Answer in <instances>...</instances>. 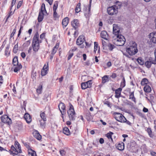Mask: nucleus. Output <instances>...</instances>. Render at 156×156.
I'll return each mask as SVG.
<instances>
[{
    "label": "nucleus",
    "mask_w": 156,
    "mask_h": 156,
    "mask_svg": "<svg viewBox=\"0 0 156 156\" xmlns=\"http://www.w3.org/2000/svg\"><path fill=\"white\" fill-rule=\"evenodd\" d=\"M21 56L23 58H24L26 56V55L24 52H22L21 54Z\"/></svg>",
    "instance_id": "nucleus-57"
},
{
    "label": "nucleus",
    "mask_w": 156,
    "mask_h": 156,
    "mask_svg": "<svg viewBox=\"0 0 156 156\" xmlns=\"http://www.w3.org/2000/svg\"><path fill=\"white\" fill-rule=\"evenodd\" d=\"M126 51L130 55H133L136 54L138 51L136 43L133 41L131 42L129 46L126 48Z\"/></svg>",
    "instance_id": "nucleus-2"
},
{
    "label": "nucleus",
    "mask_w": 156,
    "mask_h": 156,
    "mask_svg": "<svg viewBox=\"0 0 156 156\" xmlns=\"http://www.w3.org/2000/svg\"><path fill=\"white\" fill-rule=\"evenodd\" d=\"M148 37L150 41L156 44V32L150 33L148 35Z\"/></svg>",
    "instance_id": "nucleus-11"
},
{
    "label": "nucleus",
    "mask_w": 156,
    "mask_h": 156,
    "mask_svg": "<svg viewBox=\"0 0 156 156\" xmlns=\"http://www.w3.org/2000/svg\"><path fill=\"white\" fill-rule=\"evenodd\" d=\"M22 3H23V1H20L19 2L18 4V5H17V9H19V8L20 7L21 5L22 4Z\"/></svg>",
    "instance_id": "nucleus-50"
},
{
    "label": "nucleus",
    "mask_w": 156,
    "mask_h": 156,
    "mask_svg": "<svg viewBox=\"0 0 156 156\" xmlns=\"http://www.w3.org/2000/svg\"><path fill=\"white\" fill-rule=\"evenodd\" d=\"M113 134V133L112 132H110L106 134V136L108 138V139H110L112 141H113L112 139V135Z\"/></svg>",
    "instance_id": "nucleus-31"
},
{
    "label": "nucleus",
    "mask_w": 156,
    "mask_h": 156,
    "mask_svg": "<svg viewBox=\"0 0 156 156\" xmlns=\"http://www.w3.org/2000/svg\"><path fill=\"white\" fill-rule=\"evenodd\" d=\"M34 137L38 140H40L41 138V136L37 130H35L33 132Z\"/></svg>",
    "instance_id": "nucleus-17"
},
{
    "label": "nucleus",
    "mask_w": 156,
    "mask_h": 156,
    "mask_svg": "<svg viewBox=\"0 0 156 156\" xmlns=\"http://www.w3.org/2000/svg\"><path fill=\"white\" fill-rule=\"evenodd\" d=\"M58 1H56L54 2V5H53V11H54L55 12V11H56V9H57V8H58Z\"/></svg>",
    "instance_id": "nucleus-36"
},
{
    "label": "nucleus",
    "mask_w": 156,
    "mask_h": 156,
    "mask_svg": "<svg viewBox=\"0 0 156 156\" xmlns=\"http://www.w3.org/2000/svg\"><path fill=\"white\" fill-rule=\"evenodd\" d=\"M53 16L55 18H57L58 17V16L57 14L56 11H55V12L54 11H53Z\"/></svg>",
    "instance_id": "nucleus-49"
},
{
    "label": "nucleus",
    "mask_w": 156,
    "mask_h": 156,
    "mask_svg": "<svg viewBox=\"0 0 156 156\" xmlns=\"http://www.w3.org/2000/svg\"><path fill=\"white\" fill-rule=\"evenodd\" d=\"M45 36V34L44 33H42L41 34L40 36V38L41 39H43Z\"/></svg>",
    "instance_id": "nucleus-55"
},
{
    "label": "nucleus",
    "mask_w": 156,
    "mask_h": 156,
    "mask_svg": "<svg viewBox=\"0 0 156 156\" xmlns=\"http://www.w3.org/2000/svg\"><path fill=\"white\" fill-rule=\"evenodd\" d=\"M71 25L76 30L78 27V20H74L71 22Z\"/></svg>",
    "instance_id": "nucleus-16"
},
{
    "label": "nucleus",
    "mask_w": 156,
    "mask_h": 156,
    "mask_svg": "<svg viewBox=\"0 0 156 156\" xmlns=\"http://www.w3.org/2000/svg\"><path fill=\"white\" fill-rule=\"evenodd\" d=\"M98 43L97 42H94V52L95 53L96 52V51L98 50Z\"/></svg>",
    "instance_id": "nucleus-40"
},
{
    "label": "nucleus",
    "mask_w": 156,
    "mask_h": 156,
    "mask_svg": "<svg viewBox=\"0 0 156 156\" xmlns=\"http://www.w3.org/2000/svg\"><path fill=\"white\" fill-rule=\"evenodd\" d=\"M85 41V37L84 35H81L79 37V45L83 44Z\"/></svg>",
    "instance_id": "nucleus-19"
},
{
    "label": "nucleus",
    "mask_w": 156,
    "mask_h": 156,
    "mask_svg": "<svg viewBox=\"0 0 156 156\" xmlns=\"http://www.w3.org/2000/svg\"><path fill=\"white\" fill-rule=\"evenodd\" d=\"M24 117L27 123H30L31 121V117L28 113H25L24 115Z\"/></svg>",
    "instance_id": "nucleus-15"
},
{
    "label": "nucleus",
    "mask_w": 156,
    "mask_h": 156,
    "mask_svg": "<svg viewBox=\"0 0 156 156\" xmlns=\"http://www.w3.org/2000/svg\"><path fill=\"white\" fill-rule=\"evenodd\" d=\"M9 47L8 46H7L5 48V55H8L10 54L9 52Z\"/></svg>",
    "instance_id": "nucleus-46"
},
{
    "label": "nucleus",
    "mask_w": 156,
    "mask_h": 156,
    "mask_svg": "<svg viewBox=\"0 0 156 156\" xmlns=\"http://www.w3.org/2000/svg\"><path fill=\"white\" fill-rule=\"evenodd\" d=\"M30 43V41L29 40L27 41L23 44V46L24 47H28Z\"/></svg>",
    "instance_id": "nucleus-43"
},
{
    "label": "nucleus",
    "mask_w": 156,
    "mask_h": 156,
    "mask_svg": "<svg viewBox=\"0 0 156 156\" xmlns=\"http://www.w3.org/2000/svg\"><path fill=\"white\" fill-rule=\"evenodd\" d=\"M102 82L103 83H104L108 81V76L105 75L102 77Z\"/></svg>",
    "instance_id": "nucleus-30"
},
{
    "label": "nucleus",
    "mask_w": 156,
    "mask_h": 156,
    "mask_svg": "<svg viewBox=\"0 0 156 156\" xmlns=\"http://www.w3.org/2000/svg\"><path fill=\"white\" fill-rule=\"evenodd\" d=\"M15 67L14 71L15 72H17L18 71H19L22 67V66L20 64L17 65Z\"/></svg>",
    "instance_id": "nucleus-29"
},
{
    "label": "nucleus",
    "mask_w": 156,
    "mask_h": 156,
    "mask_svg": "<svg viewBox=\"0 0 156 156\" xmlns=\"http://www.w3.org/2000/svg\"><path fill=\"white\" fill-rule=\"evenodd\" d=\"M42 86L41 85L39 86L37 90V93L38 94H40L42 90Z\"/></svg>",
    "instance_id": "nucleus-45"
},
{
    "label": "nucleus",
    "mask_w": 156,
    "mask_h": 156,
    "mask_svg": "<svg viewBox=\"0 0 156 156\" xmlns=\"http://www.w3.org/2000/svg\"><path fill=\"white\" fill-rule=\"evenodd\" d=\"M18 49V45L17 44H16L13 48V52L14 53H16Z\"/></svg>",
    "instance_id": "nucleus-47"
},
{
    "label": "nucleus",
    "mask_w": 156,
    "mask_h": 156,
    "mask_svg": "<svg viewBox=\"0 0 156 156\" xmlns=\"http://www.w3.org/2000/svg\"><path fill=\"white\" fill-rule=\"evenodd\" d=\"M69 22V19L66 17L64 18L62 22V24L63 27H66Z\"/></svg>",
    "instance_id": "nucleus-18"
},
{
    "label": "nucleus",
    "mask_w": 156,
    "mask_h": 156,
    "mask_svg": "<svg viewBox=\"0 0 156 156\" xmlns=\"http://www.w3.org/2000/svg\"><path fill=\"white\" fill-rule=\"evenodd\" d=\"M155 64L156 61L154 59L150 57L148 60L146 61L145 63V65L147 68H150L152 64Z\"/></svg>",
    "instance_id": "nucleus-10"
},
{
    "label": "nucleus",
    "mask_w": 156,
    "mask_h": 156,
    "mask_svg": "<svg viewBox=\"0 0 156 156\" xmlns=\"http://www.w3.org/2000/svg\"><path fill=\"white\" fill-rule=\"evenodd\" d=\"M90 62L89 61H87V62H85V63H84V65L85 66H89L90 65Z\"/></svg>",
    "instance_id": "nucleus-59"
},
{
    "label": "nucleus",
    "mask_w": 156,
    "mask_h": 156,
    "mask_svg": "<svg viewBox=\"0 0 156 156\" xmlns=\"http://www.w3.org/2000/svg\"><path fill=\"white\" fill-rule=\"evenodd\" d=\"M50 5L52 4L53 2V0H45Z\"/></svg>",
    "instance_id": "nucleus-53"
},
{
    "label": "nucleus",
    "mask_w": 156,
    "mask_h": 156,
    "mask_svg": "<svg viewBox=\"0 0 156 156\" xmlns=\"http://www.w3.org/2000/svg\"><path fill=\"white\" fill-rule=\"evenodd\" d=\"M137 61L139 64L141 65H143L144 63V60L140 57L139 58L137 59Z\"/></svg>",
    "instance_id": "nucleus-35"
},
{
    "label": "nucleus",
    "mask_w": 156,
    "mask_h": 156,
    "mask_svg": "<svg viewBox=\"0 0 156 156\" xmlns=\"http://www.w3.org/2000/svg\"><path fill=\"white\" fill-rule=\"evenodd\" d=\"M118 149L120 151H122L124 149V145H122L120 144H118Z\"/></svg>",
    "instance_id": "nucleus-41"
},
{
    "label": "nucleus",
    "mask_w": 156,
    "mask_h": 156,
    "mask_svg": "<svg viewBox=\"0 0 156 156\" xmlns=\"http://www.w3.org/2000/svg\"><path fill=\"white\" fill-rule=\"evenodd\" d=\"M63 133L66 135H69L70 134V132L69 129L66 127H64L63 130Z\"/></svg>",
    "instance_id": "nucleus-27"
},
{
    "label": "nucleus",
    "mask_w": 156,
    "mask_h": 156,
    "mask_svg": "<svg viewBox=\"0 0 156 156\" xmlns=\"http://www.w3.org/2000/svg\"><path fill=\"white\" fill-rule=\"evenodd\" d=\"M129 99H131L132 101H133L134 102L136 103V99L134 97V92H130Z\"/></svg>",
    "instance_id": "nucleus-28"
},
{
    "label": "nucleus",
    "mask_w": 156,
    "mask_h": 156,
    "mask_svg": "<svg viewBox=\"0 0 156 156\" xmlns=\"http://www.w3.org/2000/svg\"><path fill=\"white\" fill-rule=\"evenodd\" d=\"M112 40L113 43L115 45L118 46H122L124 45L126 39L124 36L122 35H118L114 37Z\"/></svg>",
    "instance_id": "nucleus-3"
},
{
    "label": "nucleus",
    "mask_w": 156,
    "mask_h": 156,
    "mask_svg": "<svg viewBox=\"0 0 156 156\" xmlns=\"http://www.w3.org/2000/svg\"><path fill=\"white\" fill-rule=\"evenodd\" d=\"M99 142H100V143L101 144H102L104 143V140L102 138H100V140H99Z\"/></svg>",
    "instance_id": "nucleus-60"
},
{
    "label": "nucleus",
    "mask_w": 156,
    "mask_h": 156,
    "mask_svg": "<svg viewBox=\"0 0 156 156\" xmlns=\"http://www.w3.org/2000/svg\"><path fill=\"white\" fill-rule=\"evenodd\" d=\"M60 153L61 155L63 156V155L65 154V151L63 150H60Z\"/></svg>",
    "instance_id": "nucleus-62"
},
{
    "label": "nucleus",
    "mask_w": 156,
    "mask_h": 156,
    "mask_svg": "<svg viewBox=\"0 0 156 156\" xmlns=\"http://www.w3.org/2000/svg\"><path fill=\"white\" fill-rule=\"evenodd\" d=\"M46 120L41 119L40 120V125L41 127L44 128L45 127V121Z\"/></svg>",
    "instance_id": "nucleus-33"
},
{
    "label": "nucleus",
    "mask_w": 156,
    "mask_h": 156,
    "mask_svg": "<svg viewBox=\"0 0 156 156\" xmlns=\"http://www.w3.org/2000/svg\"><path fill=\"white\" fill-rule=\"evenodd\" d=\"M1 119L2 122L7 123L8 125H10L12 123L11 119L6 115L2 116L1 117Z\"/></svg>",
    "instance_id": "nucleus-9"
},
{
    "label": "nucleus",
    "mask_w": 156,
    "mask_h": 156,
    "mask_svg": "<svg viewBox=\"0 0 156 156\" xmlns=\"http://www.w3.org/2000/svg\"><path fill=\"white\" fill-rule=\"evenodd\" d=\"M148 82V80L146 78L143 79L141 82V84L142 85H144L147 84Z\"/></svg>",
    "instance_id": "nucleus-34"
},
{
    "label": "nucleus",
    "mask_w": 156,
    "mask_h": 156,
    "mask_svg": "<svg viewBox=\"0 0 156 156\" xmlns=\"http://www.w3.org/2000/svg\"><path fill=\"white\" fill-rule=\"evenodd\" d=\"M15 145L18 151H19V153H21L22 151L21 149V147H20V145L18 142L17 141H15Z\"/></svg>",
    "instance_id": "nucleus-25"
},
{
    "label": "nucleus",
    "mask_w": 156,
    "mask_h": 156,
    "mask_svg": "<svg viewBox=\"0 0 156 156\" xmlns=\"http://www.w3.org/2000/svg\"><path fill=\"white\" fill-rule=\"evenodd\" d=\"M3 82L2 76H0V86L2 83Z\"/></svg>",
    "instance_id": "nucleus-58"
},
{
    "label": "nucleus",
    "mask_w": 156,
    "mask_h": 156,
    "mask_svg": "<svg viewBox=\"0 0 156 156\" xmlns=\"http://www.w3.org/2000/svg\"><path fill=\"white\" fill-rule=\"evenodd\" d=\"M83 59L84 61H85L87 59V55L85 54H83Z\"/></svg>",
    "instance_id": "nucleus-61"
},
{
    "label": "nucleus",
    "mask_w": 156,
    "mask_h": 156,
    "mask_svg": "<svg viewBox=\"0 0 156 156\" xmlns=\"http://www.w3.org/2000/svg\"><path fill=\"white\" fill-rule=\"evenodd\" d=\"M87 83H83L81 84V87L82 89H85L87 88H88V86Z\"/></svg>",
    "instance_id": "nucleus-38"
},
{
    "label": "nucleus",
    "mask_w": 156,
    "mask_h": 156,
    "mask_svg": "<svg viewBox=\"0 0 156 156\" xmlns=\"http://www.w3.org/2000/svg\"><path fill=\"white\" fill-rule=\"evenodd\" d=\"M113 34H115L114 36H116L118 35H122L120 31V28L116 24L113 25Z\"/></svg>",
    "instance_id": "nucleus-8"
},
{
    "label": "nucleus",
    "mask_w": 156,
    "mask_h": 156,
    "mask_svg": "<svg viewBox=\"0 0 156 156\" xmlns=\"http://www.w3.org/2000/svg\"><path fill=\"white\" fill-rule=\"evenodd\" d=\"M117 7L115 5L109 7L108 8L107 11L108 13L110 15H113L117 13Z\"/></svg>",
    "instance_id": "nucleus-6"
},
{
    "label": "nucleus",
    "mask_w": 156,
    "mask_h": 156,
    "mask_svg": "<svg viewBox=\"0 0 156 156\" xmlns=\"http://www.w3.org/2000/svg\"><path fill=\"white\" fill-rule=\"evenodd\" d=\"M122 90L121 88H119L115 90V97L117 98H119L121 97V94Z\"/></svg>",
    "instance_id": "nucleus-14"
},
{
    "label": "nucleus",
    "mask_w": 156,
    "mask_h": 156,
    "mask_svg": "<svg viewBox=\"0 0 156 156\" xmlns=\"http://www.w3.org/2000/svg\"><path fill=\"white\" fill-rule=\"evenodd\" d=\"M87 83V85L88 86V88L90 87H91V85H92V81L91 80H89L87 82H86Z\"/></svg>",
    "instance_id": "nucleus-48"
},
{
    "label": "nucleus",
    "mask_w": 156,
    "mask_h": 156,
    "mask_svg": "<svg viewBox=\"0 0 156 156\" xmlns=\"http://www.w3.org/2000/svg\"><path fill=\"white\" fill-rule=\"evenodd\" d=\"M47 13V12L45 8V4L43 3L41 6V10L39 12L38 18L39 22H40L44 18V15H45V14H46Z\"/></svg>",
    "instance_id": "nucleus-4"
},
{
    "label": "nucleus",
    "mask_w": 156,
    "mask_h": 156,
    "mask_svg": "<svg viewBox=\"0 0 156 156\" xmlns=\"http://www.w3.org/2000/svg\"><path fill=\"white\" fill-rule=\"evenodd\" d=\"M39 35L38 32L34 35L32 45L33 51L35 52L37 51L40 48L39 43L42 42L41 40H39Z\"/></svg>",
    "instance_id": "nucleus-1"
},
{
    "label": "nucleus",
    "mask_w": 156,
    "mask_h": 156,
    "mask_svg": "<svg viewBox=\"0 0 156 156\" xmlns=\"http://www.w3.org/2000/svg\"><path fill=\"white\" fill-rule=\"evenodd\" d=\"M59 44H56L55 46L54 47L53 50L52 51V52L51 53V54L53 55L55 54L56 52L57 51L58 48L59 47Z\"/></svg>",
    "instance_id": "nucleus-24"
},
{
    "label": "nucleus",
    "mask_w": 156,
    "mask_h": 156,
    "mask_svg": "<svg viewBox=\"0 0 156 156\" xmlns=\"http://www.w3.org/2000/svg\"><path fill=\"white\" fill-rule=\"evenodd\" d=\"M146 131L148 133V135L150 137L153 138L154 136V135L152 134V132L150 128H147V129Z\"/></svg>",
    "instance_id": "nucleus-32"
},
{
    "label": "nucleus",
    "mask_w": 156,
    "mask_h": 156,
    "mask_svg": "<svg viewBox=\"0 0 156 156\" xmlns=\"http://www.w3.org/2000/svg\"><path fill=\"white\" fill-rule=\"evenodd\" d=\"M125 82H126V81H125V78L124 77H123V81L120 84V87H121V88H122L124 87L125 86V85H126Z\"/></svg>",
    "instance_id": "nucleus-42"
},
{
    "label": "nucleus",
    "mask_w": 156,
    "mask_h": 156,
    "mask_svg": "<svg viewBox=\"0 0 156 156\" xmlns=\"http://www.w3.org/2000/svg\"><path fill=\"white\" fill-rule=\"evenodd\" d=\"M40 116L42 119L46 120V116L44 112H42L40 114Z\"/></svg>",
    "instance_id": "nucleus-44"
},
{
    "label": "nucleus",
    "mask_w": 156,
    "mask_h": 156,
    "mask_svg": "<svg viewBox=\"0 0 156 156\" xmlns=\"http://www.w3.org/2000/svg\"><path fill=\"white\" fill-rule=\"evenodd\" d=\"M144 90L146 92L149 93L151 91V88L149 86L146 85L144 87Z\"/></svg>",
    "instance_id": "nucleus-26"
},
{
    "label": "nucleus",
    "mask_w": 156,
    "mask_h": 156,
    "mask_svg": "<svg viewBox=\"0 0 156 156\" xmlns=\"http://www.w3.org/2000/svg\"><path fill=\"white\" fill-rule=\"evenodd\" d=\"M108 49L110 51H112L115 48V46L111 44H109L108 45Z\"/></svg>",
    "instance_id": "nucleus-39"
},
{
    "label": "nucleus",
    "mask_w": 156,
    "mask_h": 156,
    "mask_svg": "<svg viewBox=\"0 0 156 156\" xmlns=\"http://www.w3.org/2000/svg\"><path fill=\"white\" fill-rule=\"evenodd\" d=\"M77 48L76 47H74L73 48H72L71 50H70L69 52V54L68 57V59L69 60L70 58L73 56L74 53L75 52H77Z\"/></svg>",
    "instance_id": "nucleus-13"
},
{
    "label": "nucleus",
    "mask_w": 156,
    "mask_h": 156,
    "mask_svg": "<svg viewBox=\"0 0 156 156\" xmlns=\"http://www.w3.org/2000/svg\"><path fill=\"white\" fill-rule=\"evenodd\" d=\"M69 108L67 111V113L69 119L71 120H74L76 118V114L73 106L71 104L70 105Z\"/></svg>",
    "instance_id": "nucleus-5"
},
{
    "label": "nucleus",
    "mask_w": 156,
    "mask_h": 156,
    "mask_svg": "<svg viewBox=\"0 0 156 156\" xmlns=\"http://www.w3.org/2000/svg\"><path fill=\"white\" fill-rule=\"evenodd\" d=\"M16 32V29H15L13 30L12 32L11 33V34L10 35V38L12 37L13 36Z\"/></svg>",
    "instance_id": "nucleus-51"
},
{
    "label": "nucleus",
    "mask_w": 156,
    "mask_h": 156,
    "mask_svg": "<svg viewBox=\"0 0 156 156\" xmlns=\"http://www.w3.org/2000/svg\"><path fill=\"white\" fill-rule=\"evenodd\" d=\"M116 74L115 73H113L112 74L111 77L112 78H115L116 77Z\"/></svg>",
    "instance_id": "nucleus-63"
},
{
    "label": "nucleus",
    "mask_w": 156,
    "mask_h": 156,
    "mask_svg": "<svg viewBox=\"0 0 156 156\" xmlns=\"http://www.w3.org/2000/svg\"><path fill=\"white\" fill-rule=\"evenodd\" d=\"M49 95L45 94L44 96V99L46 100V101H47L48 99V98H49Z\"/></svg>",
    "instance_id": "nucleus-52"
},
{
    "label": "nucleus",
    "mask_w": 156,
    "mask_h": 156,
    "mask_svg": "<svg viewBox=\"0 0 156 156\" xmlns=\"http://www.w3.org/2000/svg\"><path fill=\"white\" fill-rule=\"evenodd\" d=\"M105 104L107 105L108 107H110L111 104L108 101H106L105 102Z\"/></svg>",
    "instance_id": "nucleus-56"
},
{
    "label": "nucleus",
    "mask_w": 156,
    "mask_h": 156,
    "mask_svg": "<svg viewBox=\"0 0 156 156\" xmlns=\"http://www.w3.org/2000/svg\"><path fill=\"white\" fill-rule=\"evenodd\" d=\"M45 66H46L45 65L41 71V74L43 76L45 75L47 73V71L48 70V66H46V69H45L44 68L45 67Z\"/></svg>",
    "instance_id": "nucleus-23"
},
{
    "label": "nucleus",
    "mask_w": 156,
    "mask_h": 156,
    "mask_svg": "<svg viewBox=\"0 0 156 156\" xmlns=\"http://www.w3.org/2000/svg\"><path fill=\"white\" fill-rule=\"evenodd\" d=\"M58 108L62 115H64L66 114V107L65 105L63 103H60L58 105Z\"/></svg>",
    "instance_id": "nucleus-12"
},
{
    "label": "nucleus",
    "mask_w": 156,
    "mask_h": 156,
    "mask_svg": "<svg viewBox=\"0 0 156 156\" xmlns=\"http://www.w3.org/2000/svg\"><path fill=\"white\" fill-rule=\"evenodd\" d=\"M10 151L12 154H17L19 153V151L17 149H16L13 146L11 147Z\"/></svg>",
    "instance_id": "nucleus-21"
},
{
    "label": "nucleus",
    "mask_w": 156,
    "mask_h": 156,
    "mask_svg": "<svg viewBox=\"0 0 156 156\" xmlns=\"http://www.w3.org/2000/svg\"><path fill=\"white\" fill-rule=\"evenodd\" d=\"M102 43L103 47H105L106 46V43L104 40H102Z\"/></svg>",
    "instance_id": "nucleus-54"
},
{
    "label": "nucleus",
    "mask_w": 156,
    "mask_h": 156,
    "mask_svg": "<svg viewBox=\"0 0 156 156\" xmlns=\"http://www.w3.org/2000/svg\"><path fill=\"white\" fill-rule=\"evenodd\" d=\"M115 118L118 122L124 123L126 118L122 114L117 112L114 113Z\"/></svg>",
    "instance_id": "nucleus-7"
},
{
    "label": "nucleus",
    "mask_w": 156,
    "mask_h": 156,
    "mask_svg": "<svg viewBox=\"0 0 156 156\" xmlns=\"http://www.w3.org/2000/svg\"><path fill=\"white\" fill-rule=\"evenodd\" d=\"M112 65V64L110 61L108 62L107 63V66L108 67H110Z\"/></svg>",
    "instance_id": "nucleus-64"
},
{
    "label": "nucleus",
    "mask_w": 156,
    "mask_h": 156,
    "mask_svg": "<svg viewBox=\"0 0 156 156\" xmlns=\"http://www.w3.org/2000/svg\"><path fill=\"white\" fill-rule=\"evenodd\" d=\"M13 64L14 66H16L19 64L17 57H15L13 58Z\"/></svg>",
    "instance_id": "nucleus-37"
},
{
    "label": "nucleus",
    "mask_w": 156,
    "mask_h": 156,
    "mask_svg": "<svg viewBox=\"0 0 156 156\" xmlns=\"http://www.w3.org/2000/svg\"><path fill=\"white\" fill-rule=\"evenodd\" d=\"M28 153L29 156H37L35 151L31 149H28Z\"/></svg>",
    "instance_id": "nucleus-22"
},
{
    "label": "nucleus",
    "mask_w": 156,
    "mask_h": 156,
    "mask_svg": "<svg viewBox=\"0 0 156 156\" xmlns=\"http://www.w3.org/2000/svg\"><path fill=\"white\" fill-rule=\"evenodd\" d=\"M101 38L107 40L108 37V34L105 31H102L101 33Z\"/></svg>",
    "instance_id": "nucleus-20"
}]
</instances>
